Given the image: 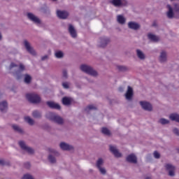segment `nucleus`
Returning a JSON list of instances; mask_svg holds the SVG:
<instances>
[{
	"label": "nucleus",
	"mask_w": 179,
	"mask_h": 179,
	"mask_svg": "<svg viewBox=\"0 0 179 179\" xmlns=\"http://www.w3.org/2000/svg\"><path fill=\"white\" fill-rule=\"evenodd\" d=\"M52 1H57V0H52Z\"/></svg>",
	"instance_id": "55"
},
{
	"label": "nucleus",
	"mask_w": 179,
	"mask_h": 179,
	"mask_svg": "<svg viewBox=\"0 0 179 179\" xmlns=\"http://www.w3.org/2000/svg\"><path fill=\"white\" fill-rule=\"evenodd\" d=\"M24 45L27 51H28V52H29V54H31L32 55H36V51H34V49H33V48L31 46H30V43H29V41H27V40L24 41Z\"/></svg>",
	"instance_id": "11"
},
{
	"label": "nucleus",
	"mask_w": 179,
	"mask_h": 179,
	"mask_svg": "<svg viewBox=\"0 0 179 179\" xmlns=\"http://www.w3.org/2000/svg\"><path fill=\"white\" fill-rule=\"evenodd\" d=\"M140 105L145 111H152V105L149 102L141 101Z\"/></svg>",
	"instance_id": "13"
},
{
	"label": "nucleus",
	"mask_w": 179,
	"mask_h": 179,
	"mask_svg": "<svg viewBox=\"0 0 179 179\" xmlns=\"http://www.w3.org/2000/svg\"><path fill=\"white\" fill-rule=\"evenodd\" d=\"M48 160L50 163H52V164L57 163V159H55V157L52 156V155H50L48 156Z\"/></svg>",
	"instance_id": "36"
},
{
	"label": "nucleus",
	"mask_w": 179,
	"mask_h": 179,
	"mask_svg": "<svg viewBox=\"0 0 179 179\" xmlns=\"http://www.w3.org/2000/svg\"><path fill=\"white\" fill-rule=\"evenodd\" d=\"M171 1H174V0H171Z\"/></svg>",
	"instance_id": "56"
},
{
	"label": "nucleus",
	"mask_w": 179,
	"mask_h": 179,
	"mask_svg": "<svg viewBox=\"0 0 179 179\" xmlns=\"http://www.w3.org/2000/svg\"><path fill=\"white\" fill-rule=\"evenodd\" d=\"M62 101L64 106H71V104H72V101H73V99L71 97L64 96L62 98Z\"/></svg>",
	"instance_id": "20"
},
{
	"label": "nucleus",
	"mask_w": 179,
	"mask_h": 179,
	"mask_svg": "<svg viewBox=\"0 0 179 179\" xmlns=\"http://www.w3.org/2000/svg\"><path fill=\"white\" fill-rule=\"evenodd\" d=\"M18 145L22 150H25V152H27V153H29V155L34 154V150L29 146H27L26 143H24V141H19Z\"/></svg>",
	"instance_id": "5"
},
{
	"label": "nucleus",
	"mask_w": 179,
	"mask_h": 179,
	"mask_svg": "<svg viewBox=\"0 0 179 179\" xmlns=\"http://www.w3.org/2000/svg\"><path fill=\"white\" fill-rule=\"evenodd\" d=\"M103 163H104V162L103 161V159L99 158L96 161V167H97V169H99L100 167H101V166H103Z\"/></svg>",
	"instance_id": "38"
},
{
	"label": "nucleus",
	"mask_w": 179,
	"mask_h": 179,
	"mask_svg": "<svg viewBox=\"0 0 179 179\" xmlns=\"http://www.w3.org/2000/svg\"><path fill=\"white\" fill-rule=\"evenodd\" d=\"M13 68H15L17 70H15V71H12ZM17 68H19V69H17ZM9 69L10 71H11V73H13V76H15L16 79L19 80L20 79H22V72L24 71L25 67L24 65H23L22 64H20L19 66L12 62L9 66Z\"/></svg>",
	"instance_id": "1"
},
{
	"label": "nucleus",
	"mask_w": 179,
	"mask_h": 179,
	"mask_svg": "<svg viewBox=\"0 0 179 179\" xmlns=\"http://www.w3.org/2000/svg\"><path fill=\"white\" fill-rule=\"evenodd\" d=\"M24 120L27 122L29 125H34V120L31 119V117L27 116L24 117Z\"/></svg>",
	"instance_id": "33"
},
{
	"label": "nucleus",
	"mask_w": 179,
	"mask_h": 179,
	"mask_svg": "<svg viewBox=\"0 0 179 179\" xmlns=\"http://www.w3.org/2000/svg\"><path fill=\"white\" fill-rule=\"evenodd\" d=\"M127 162L128 163H133L134 164H136L138 163V158H136V156L134 154L129 155L126 158Z\"/></svg>",
	"instance_id": "14"
},
{
	"label": "nucleus",
	"mask_w": 179,
	"mask_h": 179,
	"mask_svg": "<svg viewBox=\"0 0 179 179\" xmlns=\"http://www.w3.org/2000/svg\"><path fill=\"white\" fill-rule=\"evenodd\" d=\"M110 43V38L107 36H102L100 38L99 46L102 48L107 47V45Z\"/></svg>",
	"instance_id": "10"
},
{
	"label": "nucleus",
	"mask_w": 179,
	"mask_h": 179,
	"mask_svg": "<svg viewBox=\"0 0 179 179\" xmlns=\"http://www.w3.org/2000/svg\"><path fill=\"white\" fill-rule=\"evenodd\" d=\"M69 33H70V36L73 38H76L78 37V34L76 33V29L73 27V25L69 24Z\"/></svg>",
	"instance_id": "15"
},
{
	"label": "nucleus",
	"mask_w": 179,
	"mask_h": 179,
	"mask_svg": "<svg viewBox=\"0 0 179 179\" xmlns=\"http://www.w3.org/2000/svg\"><path fill=\"white\" fill-rule=\"evenodd\" d=\"M50 153H54V155H55V156H58V155H59V153H58V152H57L55 150H54V149H50Z\"/></svg>",
	"instance_id": "47"
},
{
	"label": "nucleus",
	"mask_w": 179,
	"mask_h": 179,
	"mask_svg": "<svg viewBox=\"0 0 179 179\" xmlns=\"http://www.w3.org/2000/svg\"><path fill=\"white\" fill-rule=\"evenodd\" d=\"M125 98L128 101H131L132 100V97H134V90L131 86L127 87V91L124 94Z\"/></svg>",
	"instance_id": "9"
},
{
	"label": "nucleus",
	"mask_w": 179,
	"mask_h": 179,
	"mask_svg": "<svg viewBox=\"0 0 179 179\" xmlns=\"http://www.w3.org/2000/svg\"><path fill=\"white\" fill-rule=\"evenodd\" d=\"M118 90H119V92H124V87H120L119 89H118Z\"/></svg>",
	"instance_id": "50"
},
{
	"label": "nucleus",
	"mask_w": 179,
	"mask_h": 179,
	"mask_svg": "<svg viewBox=\"0 0 179 179\" xmlns=\"http://www.w3.org/2000/svg\"><path fill=\"white\" fill-rule=\"evenodd\" d=\"M110 150L113 155H114L115 157H121L122 155L119 152L118 150L113 145H110Z\"/></svg>",
	"instance_id": "19"
},
{
	"label": "nucleus",
	"mask_w": 179,
	"mask_h": 179,
	"mask_svg": "<svg viewBox=\"0 0 179 179\" xmlns=\"http://www.w3.org/2000/svg\"><path fill=\"white\" fill-rule=\"evenodd\" d=\"M32 116L34 118H41V117H43V114L39 110H34L32 112Z\"/></svg>",
	"instance_id": "29"
},
{
	"label": "nucleus",
	"mask_w": 179,
	"mask_h": 179,
	"mask_svg": "<svg viewBox=\"0 0 179 179\" xmlns=\"http://www.w3.org/2000/svg\"><path fill=\"white\" fill-rule=\"evenodd\" d=\"M128 27L131 30H139L141 29V25L138 22H128Z\"/></svg>",
	"instance_id": "16"
},
{
	"label": "nucleus",
	"mask_w": 179,
	"mask_h": 179,
	"mask_svg": "<svg viewBox=\"0 0 179 179\" xmlns=\"http://www.w3.org/2000/svg\"><path fill=\"white\" fill-rule=\"evenodd\" d=\"M24 167L25 169H30V163L29 162H27V163L24 164Z\"/></svg>",
	"instance_id": "48"
},
{
	"label": "nucleus",
	"mask_w": 179,
	"mask_h": 179,
	"mask_svg": "<svg viewBox=\"0 0 179 179\" xmlns=\"http://www.w3.org/2000/svg\"><path fill=\"white\" fill-rule=\"evenodd\" d=\"M27 17L29 20L33 22V23H35V24H41V20H40V18H38L32 13H27Z\"/></svg>",
	"instance_id": "7"
},
{
	"label": "nucleus",
	"mask_w": 179,
	"mask_h": 179,
	"mask_svg": "<svg viewBox=\"0 0 179 179\" xmlns=\"http://www.w3.org/2000/svg\"><path fill=\"white\" fill-rule=\"evenodd\" d=\"M8 162H5L3 159H0V166H8Z\"/></svg>",
	"instance_id": "45"
},
{
	"label": "nucleus",
	"mask_w": 179,
	"mask_h": 179,
	"mask_svg": "<svg viewBox=\"0 0 179 179\" xmlns=\"http://www.w3.org/2000/svg\"><path fill=\"white\" fill-rule=\"evenodd\" d=\"M90 110H97V108L93 105H89L85 108V111H89Z\"/></svg>",
	"instance_id": "39"
},
{
	"label": "nucleus",
	"mask_w": 179,
	"mask_h": 179,
	"mask_svg": "<svg viewBox=\"0 0 179 179\" xmlns=\"http://www.w3.org/2000/svg\"><path fill=\"white\" fill-rule=\"evenodd\" d=\"M46 118L50 120V121H52V122H55L58 125H63L64 124V118L52 112H48L46 114Z\"/></svg>",
	"instance_id": "2"
},
{
	"label": "nucleus",
	"mask_w": 179,
	"mask_h": 179,
	"mask_svg": "<svg viewBox=\"0 0 179 179\" xmlns=\"http://www.w3.org/2000/svg\"><path fill=\"white\" fill-rule=\"evenodd\" d=\"M159 124H162V125H167V124H170V120L165 119V118H161L159 120Z\"/></svg>",
	"instance_id": "34"
},
{
	"label": "nucleus",
	"mask_w": 179,
	"mask_h": 179,
	"mask_svg": "<svg viewBox=\"0 0 179 179\" xmlns=\"http://www.w3.org/2000/svg\"><path fill=\"white\" fill-rule=\"evenodd\" d=\"M136 55H137L138 58H139V59H141V60H143L146 58V56L145 55L143 52H142V50H141L139 49L136 50Z\"/></svg>",
	"instance_id": "25"
},
{
	"label": "nucleus",
	"mask_w": 179,
	"mask_h": 179,
	"mask_svg": "<svg viewBox=\"0 0 179 179\" xmlns=\"http://www.w3.org/2000/svg\"><path fill=\"white\" fill-rule=\"evenodd\" d=\"M145 179H150V177H146Z\"/></svg>",
	"instance_id": "54"
},
{
	"label": "nucleus",
	"mask_w": 179,
	"mask_h": 179,
	"mask_svg": "<svg viewBox=\"0 0 179 179\" xmlns=\"http://www.w3.org/2000/svg\"><path fill=\"white\" fill-rule=\"evenodd\" d=\"M173 10L175 12V17L179 19V4H174Z\"/></svg>",
	"instance_id": "28"
},
{
	"label": "nucleus",
	"mask_w": 179,
	"mask_h": 179,
	"mask_svg": "<svg viewBox=\"0 0 179 179\" xmlns=\"http://www.w3.org/2000/svg\"><path fill=\"white\" fill-rule=\"evenodd\" d=\"M171 121H176V122H179V115L177 113H172L169 116Z\"/></svg>",
	"instance_id": "26"
},
{
	"label": "nucleus",
	"mask_w": 179,
	"mask_h": 179,
	"mask_svg": "<svg viewBox=\"0 0 179 179\" xmlns=\"http://www.w3.org/2000/svg\"><path fill=\"white\" fill-rule=\"evenodd\" d=\"M165 169L169 171V176H170V177H174V176H176V166H173L171 164H166Z\"/></svg>",
	"instance_id": "8"
},
{
	"label": "nucleus",
	"mask_w": 179,
	"mask_h": 179,
	"mask_svg": "<svg viewBox=\"0 0 179 179\" xmlns=\"http://www.w3.org/2000/svg\"><path fill=\"white\" fill-rule=\"evenodd\" d=\"M101 133L103 135H106V136H111V131L107 127H102L101 128Z\"/></svg>",
	"instance_id": "27"
},
{
	"label": "nucleus",
	"mask_w": 179,
	"mask_h": 179,
	"mask_svg": "<svg viewBox=\"0 0 179 179\" xmlns=\"http://www.w3.org/2000/svg\"><path fill=\"white\" fill-rule=\"evenodd\" d=\"M22 179H33V177L29 174L24 175Z\"/></svg>",
	"instance_id": "46"
},
{
	"label": "nucleus",
	"mask_w": 179,
	"mask_h": 179,
	"mask_svg": "<svg viewBox=\"0 0 179 179\" xmlns=\"http://www.w3.org/2000/svg\"><path fill=\"white\" fill-rule=\"evenodd\" d=\"M12 128L13 129H14L15 132H17L18 134H23L24 132L23 129H22V128H20L19 126L16 124H13Z\"/></svg>",
	"instance_id": "30"
},
{
	"label": "nucleus",
	"mask_w": 179,
	"mask_h": 179,
	"mask_svg": "<svg viewBox=\"0 0 179 179\" xmlns=\"http://www.w3.org/2000/svg\"><path fill=\"white\" fill-rule=\"evenodd\" d=\"M57 15L59 19H66V17L69 16V13H68V12L59 10L57 11Z\"/></svg>",
	"instance_id": "17"
},
{
	"label": "nucleus",
	"mask_w": 179,
	"mask_h": 179,
	"mask_svg": "<svg viewBox=\"0 0 179 179\" xmlns=\"http://www.w3.org/2000/svg\"><path fill=\"white\" fill-rule=\"evenodd\" d=\"M173 132L175 135H176V136H179V129L177 128H174L173 129Z\"/></svg>",
	"instance_id": "44"
},
{
	"label": "nucleus",
	"mask_w": 179,
	"mask_h": 179,
	"mask_svg": "<svg viewBox=\"0 0 179 179\" xmlns=\"http://www.w3.org/2000/svg\"><path fill=\"white\" fill-rule=\"evenodd\" d=\"M152 26H153V27H157V23L156 22V21H155V22L152 23Z\"/></svg>",
	"instance_id": "51"
},
{
	"label": "nucleus",
	"mask_w": 179,
	"mask_h": 179,
	"mask_svg": "<svg viewBox=\"0 0 179 179\" xmlns=\"http://www.w3.org/2000/svg\"><path fill=\"white\" fill-rule=\"evenodd\" d=\"M26 99L32 104H39V103H41V97L36 93L27 94Z\"/></svg>",
	"instance_id": "3"
},
{
	"label": "nucleus",
	"mask_w": 179,
	"mask_h": 179,
	"mask_svg": "<svg viewBox=\"0 0 179 179\" xmlns=\"http://www.w3.org/2000/svg\"><path fill=\"white\" fill-rule=\"evenodd\" d=\"M55 55L56 58H64V52L61 50L57 51Z\"/></svg>",
	"instance_id": "35"
},
{
	"label": "nucleus",
	"mask_w": 179,
	"mask_h": 179,
	"mask_svg": "<svg viewBox=\"0 0 179 179\" xmlns=\"http://www.w3.org/2000/svg\"><path fill=\"white\" fill-rule=\"evenodd\" d=\"M6 110H8V102L6 101L0 102V111L1 113H6Z\"/></svg>",
	"instance_id": "21"
},
{
	"label": "nucleus",
	"mask_w": 179,
	"mask_h": 179,
	"mask_svg": "<svg viewBox=\"0 0 179 179\" xmlns=\"http://www.w3.org/2000/svg\"><path fill=\"white\" fill-rule=\"evenodd\" d=\"M117 20L120 24H125L126 20L125 17H124L122 15H117Z\"/></svg>",
	"instance_id": "31"
},
{
	"label": "nucleus",
	"mask_w": 179,
	"mask_h": 179,
	"mask_svg": "<svg viewBox=\"0 0 179 179\" xmlns=\"http://www.w3.org/2000/svg\"><path fill=\"white\" fill-rule=\"evenodd\" d=\"M46 104L48 108H51L52 110H61V106L54 101H47Z\"/></svg>",
	"instance_id": "12"
},
{
	"label": "nucleus",
	"mask_w": 179,
	"mask_h": 179,
	"mask_svg": "<svg viewBox=\"0 0 179 179\" xmlns=\"http://www.w3.org/2000/svg\"><path fill=\"white\" fill-rule=\"evenodd\" d=\"M62 75H63V78H64V79H68V71H66V69L63 70Z\"/></svg>",
	"instance_id": "40"
},
{
	"label": "nucleus",
	"mask_w": 179,
	"mask_h": 179,
	"mask_svg": "<svg viewBox=\"0 0 179 179\" xmlns=\"http://www.w3.org/2000/svg\"><path fill=\"white\" fill-rule=\"evenodd\" d=\"M148 37L149 40H150L151 41H153L154 43H157V41H159V40H160L159 36H157L153 34H148Z\"/></svg>",
	"instance_id": "23"
},
{
	"label": "nucleus",
	"mask_w": 179,
	"mask_h": 179,
	"mask_svg": "<svg viewBox=\"0 0 179 179\" xmlns=\"http://www.w3.org/2000/svg\"><path fill=\"white\" fill-rule=\"evenodd\" d=\"M117 68L120 72H127L128 71V67L126 66H117Z\"/></svg>",
	"instance_id": "37"
},
{
	"label": "nucleus",
	"mask_w": 179,
	"mask_h": 179,
	"mask_svg": "<svg viewBox=\"0 0 179 179\" xmlns=\"http://www.w3.org/2000/svg\"><path fill=\"white\" fill-rule=\"evenodd\" d=\"M62 86L64 87V89H69V83L67 82L62 83Z\"/></svg>",
	"instance_id": "41"
},
{
	"label": "nucleus",
	"mask_w": 179,
	"mask_h": 179,
	"mask_svg": "<svg viewBox=\"0 0 179 179\" xmlns=\"http://www.w3.org/2000/svg\"><path fill=\"white\" fill-rule=\"evenodd\" d=\"M24 81L27 85H29V83H31V76L29 74H25Z\"/></svg>",
	"instance_id": "32"
},
{
	"label": "nucleus",
	"mask_w": 179,
	"mask_h": 179,
	"mask_svg": "<svg viewBox=\"0 0 179 179\" xmlns=\"http://www.w3.org/2000/svg\"><path fill=\"white\" fill-rule=\"evenodd\" d=\"M154 157L155 159H160V154L157 151L154 152Z\"/></svg>",
	"instance_id": "43"
},
{
	"label": "nucleus",
	"mask_w": 179,
	"mask_h": 179,
	"mask_svg": "<svg viewBox=\"0 0 179 179\" xmlns=\"http://www.w3.org/2000/svg\"><path fill=\"white\" fill-rule=\"evenodd\" d=\"M47 58H48V56L45 55V56L42 57L41 60L42 61H45V59H47Z\"/></svg>",
	"instance_id": "49"
},
{
	"label": "nucleus",
	"mask_w": 179,
	"mask_h": 179,
	"mask_svg": "<svg viewBox=\"0 0 179 179\" xmlns=\"http://www.w3.org/2000/svg\"><path fill=\"white\" fill-rule=\"evenodd\" d=\"M167 8L169 9L168 12L166 13V16L169 19H173V17H176V14H174V10L173 8L170 5H167Z\"/></svg>",
	"instance_id": "18"
},
{
	"label": "nucleus",
	"mask_w": 179,
	"mask_h": 179,
	"mask_svg": "<svg viewBox=\"0 0 179 179\" xmlns=\"http://www.w3.org/2000/svg\"><path fill=\"white\" fill-rule=\"evenodd\" d=\"M176 150H177L178 153H179V148H177Z\"/></svg>",
	"instance_id": "53"
},
{
	"label": "nucleus",
	"mask_w": 179,
	"mask_h": 179,
	"mask_svg": "<svg viewBox=\"0 0 179 179\" xmlns=\"http://www.w3.org/2000/svg\"><path fill=\"white\" fill-rule=\"evenodd\" d=\"M110 3L115 8H121L122 6H128V1L127 0H112Z\"/></svg>",
	"instance_id": "6"
},
{
	"label": "nucleus",
	"mask_w": 179,
	"mask_h": 179,
	"mask_svg": "<svg viewBox=\"0 0 179 179\" xmlns=\"http://www.w3.org/2000/svg\"><path fill=\"white\" fill-rule=\"evenodd\" d=\"M80 69L87 75H91V76H97V71H94V69H93L90 66L83 64L80 66Z\"/></svg>",
	"instance_id": "4"
},
{
	"label": "nucleus",
	"mask_w": 179,
	"mask_h": 179,
	"mask_svg": "<svg viewBox=\"0 0 179 179\" xmlns=\"http://www.w3.org/2000/svg\"><path fill=\"white\" fill-rule=\"evenodd\" d=\"M159 61L161 62H166L167 61V53L166 51H162L159 55Z\"/></svg>",
	"instance_id": "24"
},
{
	"label": "nucleus",
	"mask_w": 179,
	"mask_h": 179,
	"mask_svg": "<svg viewBox=\"0 0 179 179\" xmlns=\"http://www.w3.org/2000/svg\"><path fill=\"white\" fill-rule=\"evenodd\" d=\"M98 169L100 171L101 174H106V173H107V171H106V169H104L101 166L98 168Z\"/></svg>",
	"instance_id": "42"
},
{
	"label": "nucleus",
	"mask_w": 179,
	"mask_h": 179,
	"mask_svg": "<svg viewBox=\"0 0 179 179\" xmlns=\"http://www.w3.org/2000/svg\"><path fill=\"white\" fill-rule=\"evenodd\" d=\"M60 148L62 150H72V149H73L72 145H69L66 143H61Z\"/></svg>",
	"instance_id": "22"
},
{
	"label": "nucleus",
	"mask_w": 179,
	"mask_h": 179,
	"mask_svg": "<svg viewBox=\"0 0 179 179\" xmlns=\"http://www.w3.org/2000/svg\"><path fill=\"white\" fill-rule=\"evenodd\" d=\"M0 40H2V35L0 33Z\"/></svg>",
	"instance_id": "52"
}]
</instances>
